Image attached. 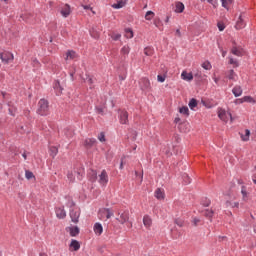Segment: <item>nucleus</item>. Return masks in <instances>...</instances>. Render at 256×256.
I'll list each match as a JSON object with an SVG mask.
<instances>
[{
    "label": "nucleus",
    "instance_id": "f257e3e1",
    "mask_svg": "<svg viewBox=\"0 0 256 256\" xmlns=\"http://www.w3.org/2000/svg\"><path fill=\"white\" fill-rule=\"evenodd\" d=\"M68 207H70V219L72 223H79V217H81V211L79 208L75 207V202L71 201L68 203Z\"/></svg>",
    "mask_w": 256,
    "mask_h": 256
},
{
    "label": "nucleus",
    "instance_id": "f03ea898",
    "mask_svg": "<svg viewBox=\"0 0 256 256\" xmlns=\"http://www.w3.org/2000/svg\"><path fill=\"white\" fill-rule=\"evenodd\" d=\"M38 115L45 116L49 113V102L45 99H40L38 102Z\"/></svg>",
    "mask_w": 256,
    "mask_h": 256
},
{
    "label": "nucleus",
    "instance_id": "7ed1b4c3",
    "mask_svg": "<svg viewBox=\"0 0 256 256\" xmlns=\"http://www.w3.org/2000/svg\"><path fill=\"white\" fill-rule=\"evenodd\" d=\"M218 117L219 119H221V121H224V123L229 122V119L230 121H233V116L231 115V112L226 111L223 108L218 109Z\"/></svg>",
    "mask_w": 256,
    "mask_h": 256
},
{
    "label": "nucleus",
    "instance_id": "20e7f679",
    "mask_svg": "<svg viewBox=\"0 0 256 256\" xmlns=\"http://www.w3.org/2000/svg\"><path fill=\"white\" fill-rule=\"evenodd\" d=\"M83 175H84L83 170H79V171L74 170V171L68 172L67 178H68V181H70V183H73L75 181V176H77V179L81 181L83 179Z\"/></svg>",
    "mask_w": 256,
    "mask_h": 256
},
{
    "label": "nucleus",
    "instance_id": "39448f33",
    "mask_svg": "<svg viewBox=\"0 0 256 256\" xmlns=\"http://www.w3.org/2000/svg\"><path fill=\"white\" fill-rule=\"evenodd\" d=\"M98 183L101 187H107V183H109V175L106 170H102V172L98 175Z\"/></svg>",
    "mask_w": 256,
    "mask_h": 256
},
{
    "label": "nucleus",
    "instance_id": "423d86ee",
    "mask_svg": "<svg viewBox=\"0 0 256 256\" xmlns=\"http://www.w3.org/2000/svg\"><path fill=\"white\" fill-rule=\"evenodd\" d=\"M0 59L2 63H4L5 65H9V63H11V61L15 59V56L11 52H1Z\"/></svg>",
    "mask_w": 256,
    "mask_h": 256
},
{
    "label": "nucleus",
    "instance_id": "0eeeda50",
    "mask_svg": "<svg viewBox=\"0 0 256 256\" xmlns=\"http://www.w3.org/2000/svg\"><path fill=\"white\" fill-rule=\"evenodd\" d=\"M60 15L64 17V19H67L71 15V6L69 4H64L60 8Z\"/></svg>",
    "mask_w": 256,
    "mask_h": 256
},
{
    "label": "nucleus",
    "instance_id": "6e6552de",
    "mask_svg": "<svg viewBox=\"0 0 256 256\" xmlns=\"http://www.w3.org/2000/svg\"><path fill=\"white\" fill-rule=\"evenodd\" d=\"M93 231L97 237H101L103 235V224L96 222L93 226Z\"/></svg>",
    "mask_w": 256,
    "mask_h": 256
},
{
    "label": "nucleus",
    "instance_id": "1a4fd4ad",
    "mask_svg": "<svg viewBox=\"0 0 256 256\" xmlns=\"http://www.w3.org/2000/svg\"><path fill=\"white\" fill-rule=\"evenodd\" d=\"M119 117H120V123L122 125H127V123H129V114L127 113V111L125 110L120 111Z\"/></svg>",
    "mask_w": 256,
    "mask_h": 256
},
{
    "label": "nucleus",
    "instance_id": "9d476101",
    "mask_svg": "<svg viewBox=\"0 0 256 256\" xmlns=\"http://www.w3.org/2000/svg\"><path fill=\"white\" fill-rule=\"evenodd\" d=\"M121 225H125V223L129 222V212L124 211L123 213L120 214V218H116Z\"/></svg>",
    "mask_w": 256,
    "mask_h": 256
},
{
    "label": "nucleus",
    "instance_id": "9b49d317",
    "mask_svg": "<svg viewBox=\"0 0 256 256\" xmlns=\"http://www.w3.org/2000/svg\"><path fill=\"white\" fill-rule=\"evenodd\" d=\"M56 217L58 219H65V217H67V212L65 211L64 207L56 208Z\"/></svg>",
    "mask_w": 256,
    "mask_h": 256
},
{
    "label": "nucleus",
    "instance_id": "f8f14e48",
    "mask_svg": "<svg viewBox=\"0 0 256 256\" xmlns=\"http://www.w3.org/2000/svg\"><path fill=\"white\" fill-rule=\"evenodd\" d=\"M232 55H235L236 57H243V48L239 46H233L231 49Z\"/></svg>",
    "mask_w": 256,
    "mask_h": 256
},
{
    "label": "nucleus",
    "instance_id": "ddd939ff",
    "mask_svg": "<svg viewBox=\"0 0 256 256\" xmlns=\"http://www.w3.org/2000/svg\"><path fill=\"white\" fill-rule=\"evenodd\" d=\"M140 87L142 91H145L146 89H149L151 87V82L147 78H142L140 80Z\"/></svg>",
    "mask_w": 256,
    "mask_h": 256
},
{
    "label": "nucleus",
    "instance_id": "4468645a",
    "mask_svg": "<svg viewBox=\"0 0 256 256\" xmlns=\"http://www.w3.org/2000/svg\"><path fill=\"white\" fill-rule=\"evenodd\" d=\"M245 20L243 19V14H241L236 22L235 29H245Z\"/></svg>",
    "mask_w": 256,
    "mask_h": 256
},
{
    "label": "nucleus",
    "instance_id": "2eb2a0df",
    "mask_svg": "<svg viewBox=\"0 0 256 256\" xmlns=\"http://www.w3.org/2000/svg\"><path fill=\"white\" fill-rule=\"evenodd\" d=\"M143 225H144V227H146V229H149V227H151V225H153V220L151 219V216L145 215L143 217Z\"/></svg>",
    "mask_w": 256,
    "mask_h": 256
},
{
    "label": "nucleus",
    "instance_id": "dca6fc26",
    "mask_svg": "<svg viewBox=\"0 0 256 256\" xmlns=\"http://www.w3.org/2000/svg\"><path fill=\"white\" fill-rule=\"evenodd\" d=\"M232 93L234 97H241V95H243V88H241V86H235L232 89Z\"/></svg>",
    "mask_w": 256,
    "mask_h": 256
},
{
    "label": "nucleus",
    "instance_id": "f3484780",
    "mask_svg": "<svg viewBox=\"0 0 256 256\" xmlns=\"http://www.w3.org/2000/svg\"><path fill=\"white\" fill-rule=\"evenodd\" d=\"M97 143V140L95 138H87L84 141V145L85 147H87L88 149H90V147H93L95 144Z\"/></svg>",
    "mask_w": 256,
    "mask_h": 256
},
{
    "label": "nucleus",
    "instance_id": "a211bd4d",
    "mask_svg": "<svg viewBox=\"0 0 256 256\" xmlns=\"http://www.w3.org/2000/svg\"><path fill=\"white\" fill-rule=\"evenodd\" d=\"M181 79H183V81H193V74L183 71L181 73Z\"/></svg>",
    "mask_w": 256,
    "mask_h": 256
},
{
    "label": "nucleus",
    "instance_id": "6ab92c4d",
    "mask_svg": "<svg viewBox=\"0 0 256 256\" xmlns=\"http://www.w3.org/2000/svg\"><path fill=\"white\" fill-rule=\"evenodd\" d=\"M101 213L103 215H106V219H111V217H113V215H114L111 208H104V209L101 210Z\"/></svg>",
    "mask_w": 256,
    "mask_h": 256
},
{
    "label": "nucleus",
    "instance_id": "aec40b11",
    "mask_svg": "<svg viewBox=\"0 0 256 256\" xmlns=\"http://www.w3.org/2000/svg\"><path fill=\"white\" fill-rule=\"evenodd\" d=\"M79 232H80L79 227L77 226L69 227V233L71 237H77Z\"/></svg>",
    "mask_w": 256,
    "mask_h": 256
},
{
    "label": "nucleus",
    "instance_id": "412c9836",
    "mask_svg": "<svg viewBox=\"0 0 256 256\" xmlns=\"http://www.w3.org/2000/svg\"><path fill=\"white\" fill-rule=\"evenodd\" d=\"M155 197L156 199H159V201H162V199H165V192L161 190V188H158L155 191Z\"/></svg>",
    "mask_w": 256,
    "mask_h": 256
},
{
    "label": "nucleus",
    "instance_id": "4be33fe9",
    "mask_svg": "<svg viewBox=\"0 0 256 256\" xmlns=\"http://www.w3.org/2000/svg\"><path fill=\"white\" fill-rule=\"evenodd\" d=\"M185 11V5L182 2H177L175 5V13H183Z\"/></svg>",
    "mask_w": 256,
    "mask_h": 256
},
{
    "label": "nucleus",
    "instance_id": "5701e85b",
    "mask_svg": "<svg viewBox=\"0 0 256 256\" xmlns=\"http://www.w3.org/2000/svg\"><path fill=\"white\" fill-rule=\"evenodd\" d=\"M54 89L56 90V95H61L63 88L61 87V83L59 81H55L53 84Z\"/></svg>",
    "mask_w": 256,
    "mask_h": 256
},
{
    "label": "nucleus",
    "instance_id": "b1692460",
    "mask_svg": "<svg viewBox=\"0 0 256 256\" xmlns=\"http://www.w3.org/2000/svg\"><path fill=\"white\" fill-rule=\"evenodd\" d=\"M127 5V1L124 0H120L117 3H114L112 5L113 9H123V7Z\"/></svg>",
    "mask_w": 256,
    "mask_h": 256
},
{
    "label": "nucleus",
    "instance_id": "393cba45",
    "mask_svg": "<svg viewBox=\"0 0 256 256\" xmlns=\"http://www.w3.org/2000/svg\"><path fill=\"white\" fill-rule=\"evenodd\" d=\"M70 247L73 249V251H79V249H81V244H79V241L77 240H72Z\"/></svg>",
    "mask_w": 256,
    "mask_h": 256
},
{
    "label": "nucleus",
    "instance_id": "a878e982",
    "mask_svg": "<svg viewBox=\"0 0 256 256\" xmlns=\"http://www.w3.org/2000/svg\"><path fill=\"white\" fill-rule=\"evenodd\" d=\"M69 59H77V52H75L73 50H69L66 53V61H69Z\"/></svg>",
    "mask_w": 256,
    "mask_h": 256
},
{
    "label": "nucleus",
    "instance_id": "bb28decb",
    "mask_svg": "<svg viewBox=\"0 0 256 256\" xmlns=\"http://www.w3.org/2000/svg\"><path fill=\"white\" fill-rule=\"evenodd\" d=\"M227 78H228L230 81H237V73H235L234 70H230V71H228V73H227Z\"/></svg>",
    "mask_w": 256,
    "mask_h": 256
},
{
    "label": "nucleus",
    "instance_id": "cd10ccee",
    "mask_svg": "<svg viewBox=\"0 0 256 256\" xmlns=\"http://www.w3.org/2000/svg\"><path fill=\"white\" fill-rule=\"evenodd\" d=\"M88 177L90 181H92V183H95V181H97V171L90 170V172L88 173Z\"/></svg>",
    "mask_w": 256,
    "mask_h": 256
},
{
    "label": "nucleus",
    "instance_id": "c85d7f7f",
    "mask_svg": "<svg viewBox=\"0 0 256 256\" xmlns=\"http://www.w3.org/2000/svg\"><path fill=\"white\" fill-rule=\"evenodd\" d=\"M240 137L242 141H249V137H251V131H249V129H246L245 134L240 133Z\"/></svg>",
    "mask_w": 256,
    "mask_h": 256
},
{
    "label": "nucleus",
    "instance_id": "c756f323",
    "mask_svg": "<svg viewBox=\"0 0 256 256\" xmlns=\"http://www.w3.org/2000/svg\"><path fill=\"white\" fill-rule=\"evenodd\" d=\"M222 3V7H224V9H227V11H229V8L231 7V5H233V0H221Z\"/></svg>",
    "mask_w": 256,
    "mask_h": 256
},
{
    "label": "nucleus",
    "instance_id": "7c9ffc66",
    "mask_svg": "<svg viewBox=\"0 0 256 256\" xmlns=\"http://www.w3.org/2000/svg\"><path fill=\"white\" fill-rule=\"evenodd\" d=\"M49 151L51 157H57V154L59 153V148H57L56 146H50Z\"/></svg>",
    "mask_w": 256,
    "mask_h": 256
},
{
    "label": "nucleus",
    "instance_id": "2f4dec72",
    "mask_svg": "<svg viewBox=\"0 0 256 256\" xmlns=\"http://www.w3.org/2000/svg\"><path fill=\"white\" fill-rule=\"evenodd\" d=\"M189 108L194 111L195 107H197V99L191 98L189 103H188Z\"/></svg>",
    "mask_w": 256,
    "mask_h": 256
},
{
    "label": "nucleus",
    "instance_id": "473e14b6",
    "mask_svg": "<svg viewBox=\"0 0 256 256\" xmlns=\"http://www.w3.org/2000/svg\"><path fill=\"white\" fill-rule=\"evenodd\" d=\"M179 113L181 115H185L186 117H189V108L187 106L180 107Z\"/></svg>",
    "mask_w": 256,
    "mask_h": 256
},
{
    "label": "nucleus",
    "instance_id": "72a5a7b5",
    "mask_svg": "<svg viewBox=\"0 0 256 256\" xmlns=\"http://www.w3.org/2000/svg\"><path fill=\"white\" fill-rule=\"evenodd\" d=\"M242 100H243V103H252V104L256 103L254 98L251 96H244V97H242Z\"/></svg>",
    "mask_w": 256,
    "mask_h": 256
},
{
    "label": "nucleus",
    "instance_id": "f704fd0d",
    "mask_svg": "<svg viewBox=\"0 0 256 256\" xmlns=\"http://www.w3.org/2000/svg\"><path fill=\"white\" fill-rule=\"evenodd\" d=\"M125 37L126 39H133V30L131 28L125 29Z\"/></svg>",
    "mask_w": 256,
    "mask_h": 256
},
{
    "label": "nucleus",
    "instance_id": "c9c22d12",
    "mask_svg": "<svg viewBox=\"0 0 256 256\" xmlns=\"http://www.w3.org/2000/svg\"><path fill=\"white\" fill-rule=\"evenodd\" d=\"M228 59H229L230 65H233V67H239V61H237V59H235L231 56H229Z\"/></svg>",
    "mask_w": 256,
    "mask_h": 256
},
{
    "label": "nucleus",
    "instance_id": "e433bc0d",
    "mask_svg": "<svg viewBox=\"0 0 256 256\" xmlns=\"http://www.w3.org/2000/svg\"><path fill=\"white\" fill-rule=\"evenodd\" d=\"M130 51H131V48L127 45H125L121 48L122 55H129Z\"/></svg>",
    "mask_w": 256,
    "mask_h": 256
},
{
    "label": "nucleus",
    "instance_id": "4c0bfd02",
    "mask_svg": "<svg viewBox=\"0 0 256 256\" xmlns=\"http://www.w3.org/2000/svg\"><path fill=\"white\" fill-rule=\"evenodd\" d=\"M155 17V13L153 11H147L145 14L146 21H151Z\"/></svg>",
    "mask_w": 256,
    "mask_h": 256
},
{
    "label": "nucleus",
    "instance_id": "58836bf2",
    "mask_svg": "<svg viewBox=\"0 0 256 256\" xmlns=\"http://www.w3.org/2000/svg\"><path fill=\"white\" fill-rule=\"evenodd\" d=\"M214 213H215V212H213V210H211V209H206V210L204 211V215H205L208 219H212Z\"/></svg>",
    "mask_w": 256,
    "mask_h": 256
},
{
    "label": "nucleus",
    "instance_id": "ea45409f",
    "mask_svg": "<svg viewBox=\"0 0 256 256\" xmlns=\"http://www.w3.org/2000/svg\"><path fill=\"white\" fill-rule=\"evenodd\" d=\"M202 68L205 69L206 71H211L212 69L211 62L209 61L203 62Z\"/></svg>",
    "mask_w": 256,
    "mask_h": 256
},
{
    "label": "nucleus",
    "instance_id": "a19ab883",
    "mask_svg": "<svg viewBox=\"0 0 256 256\" xmlns=\"http://www.w3.org/2000/svg\"><path fill=\"white\" fill-rule=\"evenodd\" d=\"M144 55H146L147 57H151V55H153V48L152 47H146L144 49Z\"/></svg>",
    "mask_w": 256,
    "mask_h": 256
},
{
    "label": "nucleus",
    "instance_id": "79ce46f5",
    "mask_svg": "<svg viewBox=\"0 0 256 256\" xmlns=\"http://www.w3.org/2000/svg\"><path fill=\"white\" fill-rule=\"evenodd\" d=\"M25 177H26V179H28V180L35 179V175L33 174V172H31V171H29V170H26V171H25Z\"/></svg>",
    "mask_w": 256,
    "mask_h": 256
},
{
    "label": "nucleus",
    "instance_id": "37998d69",
    "mask_svg": "<svg viewBox=\"0 0 256 256\" xmlns=\"http://www.w3.org/2000/svg\"><path fill=\"white\" fill-rule=\"evenodd\" d=\"M182 179H183L185 185H189V183H191V178L187 174H183Z\"/></svg>",
    "mask_w": 256,
    "mask_h": 256
},
{
    "label": "nucleus",
    "instance_id": "c03bdc74",
    "mask_svg": "<svg viewBox=\"0 0 256 256\" xmlns=\"http://www.w3.org/2000/svg\"><path fill=\"white\" fill-rule=\"evenodd\" d=\"M85 83H88V85H90V89H93V83H94V80L90 77V76H87L86 79H85Z\"/></svg>",
    "mask_w": 256,
    "mask_h": 256
},
{
    "label": "nucleus",
    "instance_id": "a18cd8bd",
    "mask_svg": "<svg viewBox=\"0 0 256 256\" xmlns=\"http://www.w3.org/2000/svg\"><path fill=\"white\" fill-rule=\"evenodd\" d=\"M111 39H113V41H119V39H121V34H119V33H112L111 34Z\"/></svg>",
    "mask_w": 256,
    "mask_h": 256
},
{
    "label": "nucleus",
    "instance_id": "49530a36",
    "mask_svg": "<svg viewBox=\"0 0 256 256\" xmlns=\"http://www.w3.org/2000/svg\"><path fill=\"white\" fill-rule=\"evenodd\" d=\"M98 140L101 142V143H105L106 139H105V132H101L99 135H98Z\"/></svg>",
    "mask_w": 256,
    "mask_h": 256
},
{
    "label": "nucleus",
    "instance_id": "de8ad7c7",
    "mask_svg": "<svg viewBox=\"0 0 256 256\" xmlns=\"http://www.w3.org/2000/svg\"><path fill=\"white\" fill-rule=\"evenodd\" d=\"M90 35L94 39H99V32H95V29L90 30Z\"/></svg>",
    "mask_w": 256,
    "mask_h": 256
},
{
    "label": "nucleus",
    "instance_id": "09e8293b",
    "mask_svg": "<svg viewBox=\"0 0 256 256\" xmlns=\"http://www.w3.org/2000/svg\"><path fill=\"white\" fill-rule=\"evenodd\" d=\"M83 9H85L86 11H92L93 15H95V11H93V8L91 7V5H83L82 4Z\"/></svg>",
    "mask_w": 256,
    "mask_h": 256
},
{
    "label": "nucleus",
    "instance_id": "8fccbe9b",
    "mask_svg": "<svg viewBox=\"0 0 256 256\" xmlns=\"http://www.w3.org/2000/svg\"><path fill=\"white\" fill-rule=\"evenodd\" d=\"M241 193H242L243 199L247 198V188H245V186H242Z\"/></svg>",
    "mask_w": 256,
    "mask_h": 256
},
{
    "label": "nucleus",
    "instance_id": "3c124183",
    "mask_svg": "<svg viewBox=\"0 0 256 256\" xmlns=\"http://www.w3.org/2000/svg\"><path fill=\"white\" fill-rule=\"evenodd\" d=\"M157 81H158L159 83H165V76H163V75H158V76H157Z\"/></svg>",
    "mask_w": 256,
    "mask_h": 256
},
{
    "label": "nucleus",
    "instance_id": "603ef678",
    "mask_svg": "<svg viewBox=\"0 0 256 256\" xmlns=\"http://www.w3.org/2000/svg\"><path fill=\"white\" fill-rule=\"evenodd\" d=\"M175 223H176V225H178V227H183V220H181V219H176V220H175Z\"/></svg>",
    "mask_w": 256,
    "mask_h": 256
},
{
    "label": "nucleus",
    "instance_id": "864d4df0",
    "mask_svg": "<svg viewBox=\"0 0 256 256\" xmlns=\"http://www.w3.org/2000/svg\"><path fill=\"white\" fill-rule=\"evenodd\" d=\"M235 105H241L243 104V98H238L234 101Z\"/></svg>",
    "mask_w": 256,
    "mask_h": 256
},
{
    "label": "nucleus",
    "instance_id": "5fc2aeb1",
    "mask_svg": "<svg viewBox=\"0 0 256 256\" xmlns=\"http://www.w3.org/2000/svg\"><path fill=\"white\" fill-rule=\"evenodd\" d=\"M202 205H203L204 207H209V205H211V200L206 199L205 202L202 203Z\"/></svg>",
    "mask_w": 256,
    "mask_h": 256
},
{
    "label": "nucleus",
    "instance_id": "6e6d98bb",
    "mask_svg": "<svg viewBox=\"0 0 256 256\" xmlns=\"http://www.w3.org/2000/svg\"><path fill=\"white\" fill-rule=\"evenodd\" d=\"M217 27H218L219 31H225V25L218 23Z\"/></svg>",
    "mask_w": 256,
    "mask_h": 256
},
{
    "label": "nucleus",
    "instance_id": "4d7b16f0",
    "mask_svg": "<svg viewBox=\"0 0 256 256\" xmlns=\"http://www.w3.org/2000/svg\"><path fill=\"white\" fill-rule=\"evenodd\" d=\"M208 3H210V5H213V7H217V0H208Z\"/></svg>",
    "mask_w": 256,
    "mask_h": 256
},
{
    "label": "nucleus",
    "instance_id": "13d9d810",
    "mask_svg": "<svg viewBox=\"0 0 256 256\" xmlns=\"http://www.w3.org/2000/svg\"><path fill=\"white\" fill-rule=\"evenodd\" d=\"M154 25H155V27H159V25H161V20L159 18L155 19L154 20Z\"/></svg>",
    "mask_w": 256,
    "mask_h": 256
},
{
    "label": "nucleus",
    "instance_id": "bf43d9fd",
    "mask_svg": "<svg viewBox=\"0 0 256 256\" xmlns=\"http://www.w3.org/2000/svg\"><path fill=\"white\" fill-rule=\"evenodd\" d=\"M199 221H201V220H199V218H194V219H193L194 225L197 226L198 223H199Z\"/></svg>",
    "mask_w": 256,
    "mask_h": 256
},
{
    "label": "nucleus",
    "instance_id": "052dcab7",
    "mask_svg": "<svg viewBox=\"0 0 256 256\" xmlns=\"http://www.w3.org/2000/svg\"><path fill=\"white\" fill-rule=\"evenodd\" d=\"M231 207H239V202H233V203L231 204Z\"/></svg>",
    "mask_w": 256,
    "mask_h": 256
},
{
    "label": "nucleus",
    "instance_id": "680f3d73",
    "mask_svg": "<svg viewBox=\"0 0 256 256\" xmlns=\"http://www.w3.org/2000/svg\"><path fill=\"white\" fill-rule=\"evenodd\" d=\"M176 35H177L178 37H181V30L177 29V30H176Z\"/></svg>",
    "mask_w": 256,
    "mask_h": 256
},
{
    "label": "nucleus",
    "instance_id": "e2e57ef3",
    "mask_svg": "<svg viewBox=\"0 0 256 256\" xmlns=\"http://www.w3.org/2000/svg\"><path fill=\"white\" fill-rule=\"evenodd\" d=\"M9 113H10V115H12V117H15V111L9 109Z\"/></svg>",
    "mask_w": 256,
    "mask_h": 256
},
{
    "label": "nucleus",
    "instance_id": "0e129e2a",
    "mask_svg": "<svg viewBox=\"0 0 256 256\" xmlns=\"http://www.w3.org/2000/svg\"><path fill=\"white\" fill-rule=\"evenodd\" d=\"M252 181H253V183H255V185H256V174H254V175L252 176Z\"/></svg>",
    "mask_w": 256,
    "mask_h": 256
},
{
    "label": "nucleus",
    "instance_id": "69168bd1",
    "mask_svg": "<svg viewBox=\"0 0 256 256\" xmlns=\"http://www.w3.org/2000/svg\"><path fill=\"white\" fill-rule=\"evenodd\" d=\"M179 121H181V118H179V117H176V118L174 119V123H179Z\"/></svg>",
    "mask_w": 256,
    "mask_h": 256
},
{
    "label": "nucleus",
    "instance_id": "338daca9",
    "mask_svg": "<svg viewBox=\"0 0 256 256\" xmlns=\"http://www.w3.org/2000/svg\"><path fill=\"white\" fill-rule=\"evenodd\" d=\"M22 157H23V159L26 161V159H27V154L24 152V153L22 154Z\"/></svg>",
    "mask_w": 256,
    "mask_h": 256
},
{
    "label": "nucleus",
    "instance_id": "774afa93",
    "mask_svg": "<svg viewBox=\"0 0 256 256\" xmlns=\"http://www.w3.org/2000/svg\"><path fill=\"white\" fill-rule=\"evenodd\" d=\"M65 135H66V137H73L72 133L69 134V133L66 132Z\"/></svg>",
    "mask_w": 256,
    "mask_h": 256
}]
</instances>
